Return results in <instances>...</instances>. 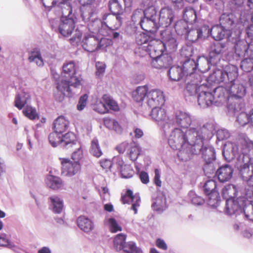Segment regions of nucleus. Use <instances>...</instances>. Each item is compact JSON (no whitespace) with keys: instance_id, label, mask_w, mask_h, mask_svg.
Here are the masks:
<instances>
[{"instance_id":"nucleus-1","label":"nucleus","mask_w":253,"mask_h":253,"mask_svg":"<svg viewBox=\"0 0 253 253\" xmlns=\"http://www.w3.org/2000/svg\"><path fill=\"white\" fill-rule=\"evenodd\" d=\"M238 76V68L236 66L229 65L224 70L216 69L211 74L208 81L212 83L226 84L228 91L231 96V101L228 104L227 109L230 115H234L239 112L243 107V104L240 102L237 98H242L246 93L245 87L240 84L237 79Z\"/></svg>"},{"instance_id":"nucleus-2","label":"nucleus","mask_w":253,"mask_h":253,"mask_svg":"<svg viewBox=\"0 0 253 253\" xmlns=\"http://www.w3.org/2000/svg\"><path fill=\"white\" fill-rule=\"evenodd\" d=\"M248 152V149H245L239 153L237 144L230 141L224 144L222 150L225 159L228 162L233 161L234 167L239 170L241 177L249 187L245 188L246 199L251 198V195H253V163Z\"/></svg>"},{"instance_id":"nucleus-3","label":"nucleus","mask_w":253,"mask_h":253,"mask_svg":"<svg viewBox=\"0 0 253 253\" xmlns=\"http://www.w3.org/2000/svg\"><path fill=\"white\" fill-rule=\"evenodd\" d=\"M212 133L205 125H193L185 131L176 128L168 138V143L172 149H178L182 146H191L200 152L201 146L211 138Z\"/></svg>"},{"instance_id":"nucleus-4","label":"nucleus","mask_w":253,"mask_h":253,"mask_svg":"<svg viewBox=\"0 0 253 253\" xmlns=\"http://www.w3.org/2000/svg\"><path fill=\"white\" fill-rule=\"evenodd\" d=\"M95 7L94 4L84 5L81 8V16L84 22H88L87 28L92 33H96L100 32V29L104 26L108 27L107 24L108 19L104 20L97 18L95 15Z\"/></svg>"},{"instance_id":"nucleus-5","label":"nucleus","mask_w":253,"mask_h":253,"mask_svg":"<svg viewBox=\"0 0 253 253\" xmlns=\"http://www.w3.org/2000/svg\"><path fill=\"white\" fill-rule=\"evenodd\" d=\"M170 121L169 137L172 134L176 128L183 130H186L193 125H196L198 122L194 116L188 112L181 110L175 111L173 118L170 119Z\"/></svg>"},{"instance_id":"nucleus-6","label":"nucleus","mask_w":253,"mask_h":253,"mask_svg":"<svg viewBox=\"0 0 253 253\" xmlns=\"http://www.w3.org/2000/svg\"><path fill=\"white\" fill-rule=\"evenodd\" d=\"M155 1H150L148 3V8L144 10V16L140 21V26L144 31L155 32L160 27L159 15L156 8L153 6Z\"/></svg>"},{"instance_id":"nucleus-7","label":"nucleus","mask_w":253,"mask_h":253,"mask_svg":"<svg viewBox=\"0 0 253 253\" xmlns=\"http://www.w3.org/2000/svg\"><path fill=\"white\" fill-rule=\"evenodd\" d=\"M123 2V0H110L109 8L112 14L105 13L103 16L104 21L108 19L107 22L113 25L115 29H118L122 24L123 18L121 15L123 14L125 9Z\"/></svg>"},{"instance_id":"nucleus-8","label":"nucleus","mask_w":253,"mask_h":253,"mask_svg":"<svg viewBox=\"0 0 253 253\" xmlns=\"http://www.w3.org/2000/svg\"><path fill=\"white\" fill-rule=\"evenodd\" d=\"M244 13H235V12H226L221 15L219 18L220 25L225 29L227 31H230V38L235 37L233 33L238 29L237 24L242 23Z\"/></svg>"},{"instance_id":"nucleus-9","label":"nucleus","mask_w":253,"mask_h":253,"mask_svg":"<svg viewBox=\"0 0 253 253\" xmlns=\"http://www.w3.org/2000/svg\"><path fill=\"white\" fill-rule=\"evenodd\" d=\"M226 50V44L219 42H215L211 44L208 57L204 56L198 57L199 60L203 61L208 65H215L220 60L222 54Z\"/></svg>"},{"instance_id":"nucleus-10","label":"nucleus","mask_w":253,"mask_h":253,"mask_svg":"<svg viewBox=\"0 0 253 253\" xmlns=\"http://www.w3.org/2000/svg\"><path fill=\"white\" fill-rule=\"evenodd\" d=\"M149 48V52L148 54L152 58L151 65L152 67L161 69L169 68L172 64V59L169 54L157 51L153 45H150Z\"/></svg>"},{"instance_id":"nucleus-11","label":"nucleus","mask_w":253,"mask_h":253,"mask_svg":"<svg viewBox=\"0 0 253 253\" xmlns=\"http://www.w3.org/2000/svg\"><path fill=\"white\" fill-rule=\"evenodd\" d=\"M62 76L65 79L60 81H65L72 87L77 88L81 85L82 78L80 75H77L76 66L73 61H70L64 64Z\"/></svg>"},{"instance_id":"nucleus-12","label":"nucleus","mask_w":253,"mask_h":253,"mask_svg":"<svg viewBox=\"0 0 253 253\" xmlns=\"http://www.w3.org/2000/svg\"><path fill=\"white\" fill-rule=\"evenodd\" d=\"M152 118L160 126L162 131L166 136L169 135L170 129V119L167 114L165 109L159 107L153 108L151 111Z\"/></svg>"},{"instance_id":"nucleus-13","label":"nucleus","mask_w":253,"mask_h":253,"mask_svg":"<svg viewBox=\"0 0 253 253\" xmlns=\"http://www.w3.org/2000/svg\"><path fill=\"white\" fill-rule=\"evenodd\" d=\"M126 236L125 234H119L114 238L113 246L117 251L123 250L124 253H143L141 250L137 247L133 242L126 243Z\"/></svg>"},{"instance_id":"nucleus-14","label":"nucleus","mask_w":253,"mask_h":253,"mask_svg":"<svg viewBox=\"0 0 253 253\" xmlns=\"http://www.w3.org/2000/svg\"><path fill=\"white\" fill-rule=\"evenodd\" d=\"M106 40L105 38H98L93 35L84 34L82 46L84 50L92 52L106 46Z\"/></svg>"},{"instance_id":"nucleus-15","label":"nucleus","mask_w":253,"mask_h":253,"mask_svg":"<svg viewBox=\"0 0 253 253\" xmlns=\"http://www.w3.org/2000/svg\"><path fill=\"white\" fill-rule=\"evenodd\" d=\"M151 43L157 51L164 52V50H166L169 52L175 51L177 48L178 44L175 38L170 34L164 36L163 38V42L153 40Z\"/></svg>"},{"instance_id":"nucleus-16","label":"nucleus","mask_w":253,"mask_h":253,"mask_svg":"<svg viewBox=\"0 0 253 253\" xmlns=\"http://www.w3.org/2000/svg\"><path fill=\"white\" fill-rule=\"evenodd\" d=\"M243 19L242 23L237 24L238 29L233 33L235 34L234 38L235 39V42L239 41L241 34L244 31L248 38L251 39L253 38V24L251 20V16L248 14H245Z\"/></svg>"},{"instance_id":"nucleus-17","label":"nucleus","mask_w":253,"mask_h":253,"mask_svg":"<svg viewBox=\"0 0 253 253\" xmlns=\"http://www.w3.org/2000/svg\"><path fill=\"white\" fill-rule=\"evenodd\" d=\"M209 88L205 83L199 86V93H198L197 100L198 105L202 108L214 105V97L213 94L208 91Z\"/></svg>"},{"instance_id":"nucleus-18","label":"nucleus","mask_w":253,"mask_h":253,"mask_svg":"<svg viewBox=\"0 0 253 253\" xmlns=\"http://www.w3.org/2000/svg\"><path fill=\"white\" fill-rule=\"evenodd\" d=\"M203 77L201 75H197L195 78H185L184 81L186 84L185 95L186 97L191 96L196 98V95L199 93V86L201 84Z\"/></svg>"},{"instance_id":"nucleus-19","label":"nucleus","mask_w":253,"mask_h":253,"mask_svg":"<svg viewBox=\"0 0 253 253\" xmlns=\"http://www.w3.org/2000/svg\"><path fill=\"white\" fill-rule=\"evenodd\" d=\"M199 57V56L197 57L196 60L193 59L188 58L185 59L183 62L181 67L185 75V78H195L196 77L197 75H201L202 76V74L200 72L199 70L198 69V66L199 65V62H204L199 60L198 59Z\"/></svg>"},{"instance_id":"nucleus-20","label":"nucleus","mask_w":253,"mask_h":253,"mask_svg":"<svg viewBox=\"0 0 253 253\" xmlns=\"http://www.w3.org/2000/svg\"><path fill=\"white\" fill-rule=\"evenodd\" d=\"M209 30L207 25L198 26L195 28L189 29L185 38L192 42L198 40H202L209 37Z\"/></svg>"},{"instance_id":"nucleus-21","label":"nucleus","mask_w":253,"mask_h":253,"mask_svg":"<svg viewBox=\"0 0 253 253\" xmlns=\"http://www.w3.org/2000/svg\"><path fill=\"white\" fill-rule=\"evenodd\" d=\"M60 160L62 165V175L72 177L80 171L81 165L79 162H72L66 158H60Z\"/></svg>"},{"instance_id":"nucleus-22","label":"nucleus","mask_w":253,"mask_h":253,"mask_svg":"<svg viewBox=\"0 0 253 253\" xmlns=\"http://www.w3.org/2000/svg\"><path fill=\"white\" fill-rule=\"evenodd\" d=\"M225 84V86H219L213 90L214 105L215 106L222 105L226 103L227 100L228 101L227 105L232 103L228 88L227 87L226 84ZM232 104H234V103L232 102Z\"/></svg>"},{"instance_id":"nucleus-23","label":"nucleus","mask_w":253,"mask_h":253,"mask_svg":"<svg viewBox=\"0 0 253 253\" xmlns=\"http://www.w3.org/2000/svg\"><path fill=\"white\" fill-rule=\"evenodd\" d=\"M245 202V198L242 197L238 198L236 200H226L224 209L225 213L231 215L242 213V207Z\"/></svg>"},{"instance_id":"nucleus-24","label":"nucleus","mask_w":253,"mask_h":253,"mask_svg":"<svg viewBox=\"0 0 253 253\" xmlns=\"http://www.w3.org/2000/svg\"><path fill=\"white\" fill-rule=\"evenodd\" d=\"M165 102L164 93L158 89L150 90L147 95V103L150 107H156L163 105Z\"/></svg>"},{"instance_id":"nucleus-25","label":"nucleus","mask_w":253,"mask_h":253,"mask_svg":"<svg viewBox=\"0 0 253 253\" xmlns=\"http://www.w3.org/2000/svg\"><path fill=\"white\" fill-rule=\"evenodd\" d=\"M207 28L209 31V36L211 35L216 42L221 40L224 38H227L229 41H231L232 39H235L234 37L230 38L231 32L227 31L220 25H214L211 28H210L209 26L207 25Z\"/></svg>"},{"instance_id":"nucleus-26","label":"nucleus","mask_w":253,"mask_h":253,"mask_svg":"<svg viewBox=\"0 0 253 253\" xmlns=\"http://www.w3.org/2000/svg\"><path fill=\"white\" fill-rule=\"evenodd\" d=\"M158 15L160 27L167 28L170 25L174 20V12L172 9L169 7L162 8Z\"/></svg>"},{"instance_id":"nucleus-27","label":"nucleus","mask_w":253,"mask_h":253,"mask_svg":"<svg viewBox=\"0 0 253 253\" xmlns=\"http://www.w3.org/2000/svg\"><path fill=\"white\" fill-rule=\"evenodd\" d=\"M55 15L57 16L63 18H73L74 15H72V8L69 1H59L57 5L54 6Z\"/></svg>"},{"instance_id":"nucleus-28","label":"nucleus","mask_w":253,"mask_h":253,"mask_svg":"<svg viewBox=\"0 0 253 253\" xmlns=\"http://www.w3.org/2000/svg\"><path fill=\"white\" fill-rule=\"evenodd\" d=\"M121 201L124 204L132 203L130 209L134 211V214L137 213V208L139 207L141 202L139 194L133 195V192L127 189L125 195L122 196Z\"/></svg>"},{"instance_id":"nucleus-29","label":"nucleus","mask_w":253,"mask_h":253,"mask_svg":"<svg viewBox=\"0 0 253 253\" xmlns=\"http://www.w3.org/2000/svg\"><path fill=\"white\" fill-rule=\"evenodd\" d=\"M136 42L140 46L139 49L140 51H144L146 53L149 52V47L152 43L151 42L156 40L152 37L150 36L148 33H137L135 37Z\"/></svg>"},{"instance_id":"nucleus-30","label":"nucleus","mask_w":253,"mask_h":253,"mask_svg":"<svg viewBox=\"0 0 253 253\" xmlns=\"http://www.w3.org/2000/svg\"><path fill=\"white\" fill-rule=\"evenodd\" d=\"M71 86L65 81H60L57 83V92L54 93V97L58 102H62L66 95L71 97L73 95Z\"/></svg>"},{"instance_id":"nucleus-31","label":"nucleus","mask_w":253,"mask_h":253,"mask_svg":"<svg viewBox=\"0 0 253 253\" xmlns=\"http://www.w3.org/2000/svg\"><path fill=\"white\" fill-rule=\"evenodd\" d=\"M75 28V23L73 18H61V23L58 31L62 36L68 37L71 35Z\"/></svg>"},{"instance_id":"nucleus-32","label":"nucleus","mask_w":253,"mask_h":253,"mask_svg":"<svg viewBox=\"0 0 253 253\" xmlns=\"http://www.w3.org/2000/svg\"><path fill=\"white\" fill-rule=\"evenodd\" d=\"M173 149L179 150L177 155L179 159L182 161H187L192 158L193 155H198L200 153L191 146H183L178 149Z\"/></svg>"},{"instance_id":"nucleus-33","label":"nucleus","mask_w":253,"mask_h":253,"mask_svg":"<svg viewBox=\"0 0 253 253\" xmlns=\"http://www.w3.org/2000/svg\"><path fill=\"white\" fill-rule=\"evenodd\" d=\"M233 169L229 165H225L219 168L216 171L218 179L221 182L230 180L233 175Z\"/></svg>"},{"instance_id":"nucleus-34","label":"nucleus","mask_w":253,"mask_h":253,"mask_svg":"<svg viewBox=\"0 0 253 253\" xmlns=\"http://www.w3.org/2000/svg\"><path fill=\"white\" fill-rule=\"evenodd\" d=\"M199 154H201L203 159L207 164H210L215 160L214 148L209 144L202 145Z\"/></svg>"},{"instance_id":"nucleus-35","label":"nucleus","mask_w":253,"mask_h":253,"mask_svg":"<svg viewBox=\"0 0 253 253\" xmlns=\"http://www.w3.org/2000/svg\"><path fill=\"white\" fill-rule=\"evenodd\" d=\"M79 144L75 134L72 132H68L65 135L61 134V141L60 144L62 147L69 149Z\"/></svg>"},{"instance_id":"nucleus-36","label":"nucleus","mask_w":253,"mask_h":253,"mask_svg":"<svg viewBox=\"0 0 253 253\" xmlns=\"http://www.w3.org/2000/svg\"><path fill=\"white\" fill-rule=\"evenodd\" d=\"M78 227L85 233H89L94 228L93 221L84 216H80L77 219Z\"/></svg>"},{"instance_id":"nucleus-37","label":"nucleus","mask_w":253,"mask_h":253,"mask_svg":"<svg viewBox=\"0 0 253 253\" xmlns=\"http://www.w3.org/2000/svg\"><path fill=\"white\" fill-rule=\"evenodd\" d=\"M169 79L174 81L184 80L185 75L180 66H173L170 68L168 72Z\"/></svg>"},{"instance_id":"nucleus-38","label":"nucleus","mask_w":253,"mask_h":253,"mask_svg":"<svg viewBox=\"0 0 253 253\" xmlns=\"http://www.w3.org/2000/svg\"><path fill=\"white\" fill-rule=\"evenodd\" d=\"M45 183L48 187L54 190L61 189L64 186L62 180L60 177L52 175L46 176Z\"/></svg>"},{"instance_id":"nucleus-39","label":"nucleus","mask_w":253,"mask_h":253,"mask_svg":"<svg viewBox=\"0 0 253 253\" xmlns=\"http://www.w3.org/2000/svg\"><path fill=\"white\" fill-rule=\"evenodd\" d=\"M153 210L162 212L167 208V202L166 197L163 194L159 195L156 199H154L152 204Z\"/></svg>"},{"instance_id":"nucleus-40","label":"nucleus","mask_w":253,"mask_h":253,"mask_svg":"<svg viewBox=\"0 0 253 253\" xmlns=\"http://www.w3.org/2000/svg\"><path fill=\"white\" fill-rule=\"evenodd\" d=\"M69 123L64 116L58 117L54 122L53 129L60 134H62L68 128Z\"/></svg>"},{"instance_id":"nucleus-41","label":"nucleus","mask_w":253,"mask_h":253,"mask_svg":"<svg viewBox=\"0 0 253 253\" xmlns=\"http://www.w3.org/2000/svg\"><path fill=\"white\" fill-rule=\"evenodd\" d=\"M28 60L30 62H34L40 67L43 66L44 62L40 50L37 48L33 49L29 53Z\"/></svg>"},{"instance_id":"nucleus-42","label":"nucleus","mask_w":253,"mask_h":253,"mask_svg":"<svg viewBox=\"0 0 253 253\" xmlns=\"http://www.w3.org/2000/svg\"><path fill=\"white\" fill-rule=\"evenodd\" d=\"M50 207L52 211L56 213H60L63 209V202L62 199L56 196H52L49 198Z\"/></svg>"},{"instance_id":"nucleus-43","label":"nucleus","mask_w":253,"mask_h":253,"mask_svg":"<svg viewBox=\"0 0 253 253\" xmlns=\"http://www.w3.org/2000/svg\"><path fill=\"white\" fill-rule=\"evenodd\" d=\"M148 93V87L146 85L140 86L132 92V97L136 102H140L144 100Z\"/></svg>"},{"instance_id":"nucleus-44","label":"nucleus","mask_w":253,"mask_h":253,"mask_svg":"<svg viewBox=\"0 0 253 253\" xmlns=\"http://www.w3.org/2000/svg\"><path fill=\"white\" fill-rule=\"evenodd\" d=\"M140 152L139 146L134 142H131L128 145L126 154L132 161L134 162L137 160Z\"/></svg>"},{"instance_id":"nucleus-45","label":"nucleus","mask_w":253,"mask_h":253,"mask_svg":"<svg viewBox=\"0 0 253 253\" xmlns=\"http://www.w3.org/2000/svg\"><path fill=\"white\" fill-rule=\"evenodd\" d=\"M237 190L235 186L232 184H228L225 186L222 190L223 198L227 200L234 199L236 195Z\"/></svg>"},{"instance_id":"nucleus-46","label":"nucleus","mask_w":253,"mask_h":253,"mask_svg":"<svg viewBox=\"0 0 253 253\" xmlns=\"http://www.w3.org/2000/svg\"><path fill=\"white\" fill-rule=\"evenodd\" d=\"M183 20L189 23L195 22L197 18L195 10L190 7H185L183 11Z\"/></svg>"},{"instance_id":"nucleus-47","label":"nucleus","mask_w":253,"mask_h":253,"mask_svg":"<svg viewBox=\"0 0 253 253\" xmlns=\"http://www.w3.org/2000/svg\"><path fill=\"white\" fill-rule=\"evenodd\" d=\"M188 23L183 20H180L175 23L174 29L177 35L185 36L189 28Z\"/></svg>"},{"instance_id":"nucleus-48","label":"nucleus","mask_w":253,"mask_h":253,"mask_svg":"<svg viewBox=\"0 0 253 253\" xmlns=\"http://www.w3.org/2000/svg\"><path fill=\"white\" fill-rule=\"evenodd\" d=\"M104 125L109 129H113L117 133H121L122 128L119 123L114 119L110 118L104 119Z\"/></svg>"},{"instance_id":"nucleus-49","label":"nucleus","mask_w":253,"mask_h":253,"mask_svg":"<svg viewBox=\"0 0 253 253\" xmlns=\"http://www.w3.org/2000/svg\"><path fill=\"white\" fill-rule=\"evenodd\" d=\"M253 115V109L250 111V114H247L245 112H241L237 118V121L242 126H244L248 123L253 126V122L251 119Z\"/></svg>"},{"instance_id":"nucleus-50","label":"nucleus","mask_w":253,"mask_h":253,"mask_svg":"<svg viewBox=\"0 0 253 253\" xmlns=\"http://www.w3.org/2000/svg\"><path fill=\"white\" fill-rule=\"evenodd\" d=\"M102 100L107 107V112L109 109L114 111H119V107L117 103L110 95L104 94L102 97Z\"/></svg>"},{"instance_id":"nucleus-51","label":"nucleus","mask_w":253,"mask_h":253,"mask_svg":"<svg viewBox=\"0 0 253 253\" xmlns=\"http://www.w3.org/2000/svg\"><path fill=\"white\" fill-rule=\"evenodd\" d=\"M242 213L246 219L253 222V203L250 201L249 203H244L242 209Z\"/></svg>"},{"instance_id":"nucleus-52","label":"nucleus","mask_w":253,"mask_h":253,"mask_svg":"<svg viewBox=\"0 0 253 253\" xmlns=\"http://www.w3.org/2000/svg\"><path fill=\"white\" fill-rule=\"evenodd\" d=\"M29 95L28 94H18L15 98V106L19 110H21L28 102Z\"/></svg>"},{"instance_id":"nucleus-53","label":"nucleus","mask_w":253,"mask_h":253,"mask_svg":"<svg viewBox=\"0 0 253 253\" xmlns=\"http://www.w3.org/2000/svg\"><path fill=\"white\" fill-rule=\"evenodd\" d=\"M23 114L31 120L39 119V116L35 108L26 106L23 110Z\"/></svg>"},{"instance_id":"nucleus-54","label":"nucleus","mask_w":253,"mask_h":253,"mask_svg":"<svg viewBox=\"0 0 253 253\" xmlns=\"http://www.w3.org/2000/svg\"><path fill=\"white\" fill-rule=\"evenodd\" d=\"M231 41L235 44V52L238 56H240L248 52L246 45H242L243 42L240 41V39L237 42H235V39H232Z\"/></svg>"},{"instance_id":"nucleus-55","label":"nucleus","mask_w":253,"mask_h":253,"mask_svg":"<svg viewBox=\"0 0 253 253\" xmlns=\"http://www.w3.org/2000/svg\"><path fill=\"white\" fill-rule=\"evenodd\" d=\"M89 151L93 156L97 158L102 155V152L97 138H94L92 140Z\"/></svg>"},{"instance_id":"nucleus-56","label":"nucleus","mask_w":253,"mask_h":253,"mask_svg":"<svg viewBox=\"0 0 253 253\" xmlns=\"http://www.w3.org/2000/svg\"><path fill=\"white\" fill-rule=\"evenodd\" d=\"M208 196V204L211 207L216 208L220 202V198L218 192H212Z\"/></svg>"},{"instance_id":"nucleus-57","label":"nucleus","mask_w":253,"mask_h":253,"mask_svg":"<svg viewBox=\"0 0 253 253\" xmlns=\"http://www.w3.org/2000/svg\"><path fill=\"white\" fill-rule=\"evenodd\" d=\"M216 187V184L214 180L211 179L207 181L203 186V190L205 194L206 195H208L211 194L212 192H217L215 190Z\"/></svg>"},{"instance_id":"nucleus-58","label":"nucleus","mask_w":253,"mask_h":253,"mask_svg":"<svg viewBox=\"0 0 253 253\" xmlns=\"http://www.w3.org/2000/svg\"><path fill=\"white\" fill-rule=\"evenodd\" d=\"M188 196L189 200L194 205L201 206L205 203L204 199L197 195L194 191H190Z\"/></svg>"},{"instance_id":"nucleus-59","label":"nucleus","mask_w":253,"mask_h":253,"mask_svg":"<svg viewBox=\"0 0 253 253\" xmlns=\"http://www.w3.org/2000/svg\"><path fill=\"white\" fill-rule=\"evenodd\" d=\"M48 140L50 144L54 147L60 144L61 141V134L58 132L54 131L50 133L48 136Z\"/></svg>"},{"instance_id":"nucleus-60","label":"nucleus","mask_w":253,"mask_h":253,"mask_svg":"<svg viewBox=\"0 0 253 253\" xmlns=\"http://www.w3.org/2000/svg\"><path fill=\"white\" fill-rule=\"evenodd\" d=\"M87 28L85 26H82L80 28H78L76 31H75V34L74 36L70 39L71 43L73 44H77L79 42L81 41L82 37L83 35L85 34L83 33L84 29H86Z\"/></svg>"},{"instance_id":"nucleus-61","label":"nucleus","mask_w":253,"mask_h":253,"mask_svg":"<svg viewBox=\"0 0 253 253\" xmlns=\"http://www.w3.org/2000/svg\"><path fill=\"white\" fill-rule=\"evenodd\" d=\"M240 66L244 72H251L253 70V57L245 58L241 61Z\"/></svg>"},{"instance_id":"nucleus-62","label":"nucleus","mask_w":253,"mask_h":253,"mask_svg":"<svg viewBox=\"0 0 253 253\" xmlns=\"http://www.w3.org/2000/svg\"><path fill=\"white\" fill-rule=\"evenodd\" d=\"M120 170L122 177L124 178H131L134 174V171L130 165H125Z\"/></svg>"},{"instance_id":"nucleus-63","label":"nucleus","mask_w":253,"mask_h":253,"mask_svg":"<svg viewBox=\"0 0 253 253\" xmlns=\"http://www.w3.org/2000/svg\"><path fill=\"white\" fill-rule=\"evenodd\" d=\"M0 247L13 249L15 245L10 242L7 235L5 233H1L0 234Z\"/></svg>"},{"instance_id":"nucleus-64","label":"nucleus","mask_w":253,"mask_h":253,"mask_svg":"<svg viewBox=\"0 0 253 253\" xmlns=\"http://www.w3.org/2000/svg\"><path fill=\"white\" fill-rule=\"evenodd\" d=\"M230 136V133L227 129L221 128L216 131L217 139L221 141L228 138Z\"/></svg>"}]
</instances>
